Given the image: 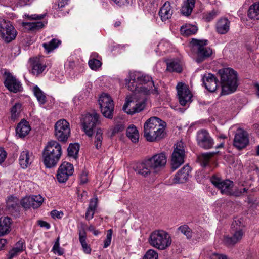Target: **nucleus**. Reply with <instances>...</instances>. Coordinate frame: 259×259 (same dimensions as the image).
Segmentation results:
<instances>
[{
  "mask_svg": "<svg viewBox=\"0 0 259 259\" xmlns=\"http://www.w3.org/2000/svg\"><path fill=\"white\" fill-rule=\"evenodd\" d=\"M5 79L4 82L5 87L11 92L16 93L22 91L21 82L9 71L4 72Z\"/></svg>",
  "mask_w": 259,
  "mask_h": 259,
  "instance_id": "nucleus-13",
  "label": "nucleus"
},
{
  "mask_svg": "<svg viewBox=\"0 0 259 259\" xmlns=\"http://www.w3.org/2000/svg\"><path fill=\"white\" fill-rule=\"evenodd\" d=\"M97 207V199H91L89 206L85 214V218L87 220H90L93 218Z\"/></svg>",
  "mask_w": 259,
  "mask_h": 259,
  "instance_id": "nucleus-32",
  "label": "nucleus"
},
{
  "mask_svg": "<svg viewBox=\"0 0 259 259\" xmlns=\"http://www.w3.org/2000/svg\"><path fill=\"white\" fill-rule=\"evenodd\" d=\"M135 171L141 176L146 177L153 173L151 165L148 159L142 162L138 163L135 168Z\"/></svg>",
  "mask_w": 259,
  "mask_h": 259,
  "instance_id": "nucleus-22",
  "label": "nucleus"
},
{
  "mask_svg": "<svg viewBox=\"0 0 259 259\" xmlns=\"http://www.w3.org/2000/svg\"><path fill=\"white\" fill-rule=\"evenodd\" d=\"M178 230L185 235L187 239H191L192 237V230L187 225H184L178 228Z\"/></svg>",
  "mask_w": 259,
  "mask_h": 259,
  "instance_id": "nucleus-46",
  "label": "nucleus"
},
{
  "mask_svg": "<svg viewBox=\"0 0 259 259\" xmlns=\"http://www.w3.org/2000/svg\"><path fill=\"white\" fill-rule=\"evenodd\" d=\"M196 0H184L181 12L183 15L189 16L195 6Z\"/></svg>",
  "mask_w": 259,
  "mask_h": 259,
  "instance_id": "nucleus-29",
  "label": "nucleus"
},
{
  "mask_svg": "<svg viewBox=\"0 0 259 259\" xmlns=\"http://www.w3.org/2000/svg\"><path fill=\"white\" fill-rule=\"evenodd\" d=\"M79 150V145L77 143L70 144L67 149L68 155L76 158Z\"/></svg>",
  "mask_w": 259,
  "mask_h": 259,
  "instance_id": "nucleus-42",
  "label": "nucleus"
},
{
  "mask_svg": "<svg viewBox=\"0 0 259 259\" xmlns=\"http://www.w3.org/2000/svg\"><path fill=\"white\" fill-rule=\"evenodd\" d=\"M61 44V41L56 38L51 39L48 42H44L42 44L43 48L47 53H49L57 48Z\"/></svg>",
  "mask_w": 259,
  "mask_h": 259,
  "instance_id": "nucleus-33",
  "label": "nucleus"
},
{
  "mask_svg": "<svg viewBox=\"0 0 259 259\" xmlns=\"http://www.w3.org/2000/svg\"><path fill=\"white\" fill-rule=\"evenodd\" d=\"M230 28V21L227 18L220 19L216 24L217 32L221 34H226Z\"/></svg>",
  "mask_w": 259,
  "mask_h": 259,
  "instance_id": "nucleus-27",
  "label": "nucleus"
},
{
  "mask_svg": "<svg viewBox=\"0 0 259 259\" xmlns=\"http://www.w3.org/2000/svg\"><path fill=\"white\" fill-rule=\"evenodd\" d=\"M7 26L4 27L0 36L6 42H10L15 39L17 35V31L10 22H6Z\"/></svg>",
  "mask_w": 259,
  "mask_h": 259,
  "instance_id": "nucleus-20",
  "label": "nucleus"
},
{
  "mask_svg": "<svg viewBox=\"0 0 259 259\" xmlns=\"http://www.w3.org/2000/svg\"><path fill=\"white\" fill-rule=\"evenodd\" d=\"M81 246L84 253L87 254H90L91 253V249L87 242L81 244Z\"/></svg>",
  "mask_w": 259,
  "mask_h": 259,
  "instance_id": "nucleus-61",
  "label": "nucleus"
},
{
  "mask_svg": "<svg viewBox=\"0 0 259 259\" xmlns=\"http://www.w3.org/2000/svg\"><path fill=\"white\" fill-rule=\"evenodd\" d=\"M145 107V100L135 103L128 99L123 106V110L128 114L133 115L142 111Z\"/></svg>",
  "mask_w": 259,
  "mask_h": 259,
  "instance_id": "nucleus-19",
  "label": "nucleus"
},
{
  "mask_svg": "<svg viewBox=\"0 0 259 259\" xmlns=\"http://www.w3.org/2000/svg\"><path fill=\"white\" fill-rule=\"evenodd\" d=\"M80 181L81 184H85L88 181L87 174L85 172H83L80 176Z\"/></svg>",
  "mask_w": 259,
  "mask_h": 259,
  "instance_id": "nucleus-63",
  "label": "nucleus"
},
{
  "mask_svg": "<svg viewBox=\"0 0 259 259\" xmlns=\"http://www.w3.org/2000/svg\"><path fill=\"white\" fill-rule=\"evenodd\" d=\"M248 17L252 19H259V2L250 6L248 11Z\"/></svg>",
  "mask_w": 259,
  "mask_h": 259,
  "instance_id": "nucleus-38",
  "label": "nucleus"
},
{
  "mask_svg": "<svg viewBox=\"0 0 259 259\" xmlns=\"http://www.w3.org/2000/svg\"><path fill=\"white\" fill-rule=\"evenodd\" d=\"M124 126L122 124H117L112 130V135H114L116 133L122 132L124 130Z\"/></svg>",
  "mask_w": 259,
  "mask_h": 259,
  "instance_id": "nucleus-54",
  "label": "nucleus"
},
{
  "mask_svg": "<svg viewBox=\"0 0 259 259\" xmlns=\"http://www.w3.org/2000/svg\"><path fill=\"white\" fill-rule=\"evenodd\" d=\"M87 235L84 231H80L79 233V240L81 244L86 242Z\"/></svg>",
  "mask_w": 259,
  "mask_h": 259,
  "instance_id": "nucleus-55",
  "label": "nucleus"
},
{
  "mask_svg": "<svg viewBox=\"0 0 259 259\" xmlns=\"http://www.w3.org/2000/svg\"><path fill=\"white\" fill-rule=\"evenodd\" d=\"M158 253L157 252L153 249L148 250L143 259H158Z\"/></svg>",
  "mask_w": 259,
  "mask_h": 259,
  "instance_id": "nucleus-51",
  "label": "nucleus"
},
{
  "mask_svg": "<svg viewBox=\"0 0 259 259\" xmlns=\"http://www.w3.org/2000/svg\"><path fill=\"white\" fill-rule=\"evenodd\" d=\"M62 154V148L60 144L56 141L49 142L44 149L42 161L47 168L55 166Z\"/></svg>",
  "mask_w": 259,
  "mask_h": 259,
  "instance_id": "nucleus-2",
  "label": "nucleus"
},
{
  "mask_svg": "<svg viewBox=\"0 0 259 259\" xmlns=\"http://www.w3.org/2000/svg\"><path fill=\"white\" fill-rule=\"evenodd\" d=\"M137 91L143 93L144 95H148L151 93L154 94L157 92L153 82H150V84L143 85L140 87H138Z\"/></svg>",
  "mask_w": 259,
  "mask_h": 259,
  "instance_id": "nucleus-36",
  "label": "nucleus"
},
{
  "mask_svg": "<svg viewBox=\"0 0 259 259\" xmlns=\"http://www.w3.org/2000/svg\"><path fill=\"white\" fill-rule=\"evenodd\" d=\"M30 61L32 66L31 72L33 75H39L46 68V65L42 64L38 58H30Z\"/></svg>",
  "mask_w": 259,
  "mask_h": 259,
  "instance_id": "nucleus-25",
  "label": "nucleus"
},
{
  "mask_svg": "<svg viewBox=\"0 0 259 259\" xmlns=\"http://www.w3.org/2000/svg\"><path fill=\"white\" fill-rule=\"evenodd\" d=\"M218 152H212L203 153L199 155L198 159L202 166L205 167L208 165L210 159L214 156Z\"/></svg>",
  "mask_w": 259,
  "mask_h": 259,
  "instance_id": "nucleus-39",
  "label": "nucleus"
},
{
  "mask_svg": "<svg viewBox=\"0 0 259 259\" xmlns=\"http://www.w3.org/2000/svg\"><path fill=\"white\" fill-rule=\"evenodd\" d=\"M173 14V10L168 1H166L160 9L158 14L162 21L170 19Z\"/></svg>",
  "mask_w": 259,
  "mask_h": 259,
  "instance_id": "nucleus-24",
  "label": "nucleus"
},
{
  "mask_svg": "<svg viewBox=\"0 0 259 259\" xmlns=\"http://www.w3.org/2000/svg\"><path fill=\"white\" fill-rule=\"evenodd\" d=\"M166 123L157 117H151L144 123V136L149 142H154L163 138L166 133Z\"/></svg>",
  "mask_w": 259,
  "mask_h": 259,
  "instance_id": "nucleus-1",
  "label": "nucleus"
},
{
  "mask_svg": "<svg viewBox=\"0 0 259 259\" xmlns=\"http://www.w3.org/2000/svg\"><path fill=\"white\" fill-rule=\"evenodd\" d=\"M99 104L103 115L108 119H112L114 109V103L111 96L105 93L99 97Z\"/></svg>",
  "mask_w": 259,
  "mask_h": 259,
  "instance_id": "nucleus-7",
  "label": "nucleus"
},
{
  "mask_svg": "<svg viewBox=\"0 0 259 259\" xmlns=\"http://www.w3.org/2000/svg\"><path fill=\"white\" fill-rule=\"evenodd\" d=\"M38 224L43 228L49 229L50 228V225L46 221L39 220L38 221Z\"/></svg>",
  "mask_w": 259,
  "mask_h": 259,
  "instance_id": "nucleus-64",
  "label": "nucleus"
},
{
  "mask_svg": "<svg viewBox=\"0 0 259 259\" xmlns=\"http://www.w3.org/2000/svg\"><path fill=\"white\" fill-rule=\"evenodd\" d=\"M130 79L127 84L130 90L133 92L137 91L139 85H147L150 84V82H153L152 78L147 75H142L139 72L131 73L130 75Z\"/></svg>",
  "mask_w": 259,
  "mask_h": 259,
  "instance_id": "nucleus-9",
  "label": "nucleus"
},
{
  "mask_svg": "<svg viewBox=\"0 0 259 259\" xmlns=\"http://www.w3.org/2000/svg\"><path fill=\"white\" fill-rule=\"evenodd\" d=\"M191 169L187 165L182 168L175 175L173 179V183L175 184H181L186 182L190 176Z\"/></svg>",
  "mask_w": 259,
  "mask_h": 259,
  "instance_id": "nucleus-21",
  "label": "nucleus"
},
{
  "mask_svg": "<svg viewBox=\"0 0 259 259\" xmlns=\"http://www.w3.org/2000/svg\"><path fill=\"white\" fill-rule=\"evenodd\" d=\"M198 30L197 26L191 24H186L181 27L180 31L183 36H188L195 34Z\"/></svg>",
  "mask_w": 259,
  "mask_h": 259,
  "instance_id": "nucleus-35",
  "label": "nucleus"
},
{
  "mask_svg": "<svg viewBox=\"0 0 259 259\" xmlns=\"http://www.w3.org/2000/svg\"><path fill=\"white\" fill-rule=\"evenodd\" d=\"M112 233H113V232H112V229H110V230H108L107 233V236H106V238L104 242L103 247L104 248L108 247L110 245Z\"/></svg>",
  "mask_w": 259,
  "mask_h": 259,
  "instance_id": "nucleus-52",
  "label": "nucleus"
},
{
  "mask_svg": "<svg viewBox=\"0 0 259 259\" xmlns=\"http://www.w3.org/2000/svg\"><path fill=\"white\" fill-rule=\"evenodd\" d=\"M126 135L131 140L136 143L139 140V133L136 126L134 125H130L126 130Z\"/></svg>",
  "mask_w": 259,
  "mask_h": 259,
  "instance_id": "nucleus-37",
  "label": "nucleus"
},
{
  "mask_svg": "<svg viewBox=\"0 0 259 259\" xmlns=\"http://www.w3.org/2000/svg\"><path fill=\"white\" fill-rule=\"evenodd\" d=\"M20 204L25 209L32 207V199L31 196L25 197L20 202Z\"/></svg>",
  "mask_w": 259,
  "mask_h": 259,
  "instance_id": "nucleus-49",
  "label": "nucleus"
},
{
  "mask_svg": "<svg viewBox=\"0 0 259 259\" xmlns=\"http://www.w3.org/2000/svg\"><path fill=\"white\" fill-rule=\"evenodd\" d=\"M24 16L26 18H27L28 19H30H30L41 20L44 17V15H36V14H34V15H29L28 14H25Z\"/></svg>",
  "mask_w": 259,
  "mask_h": 259,
  "instance_id": "nucleus-56",
  "label": "nucleus"
},
{
  "mask_svg": "<svg viewBox=\"0 0 259 259\" xmlns=\"http://www.w3.org/2000/svg\"><path fill=\"white\" fill-rule=\"evenodd\" d=\"M218 82V80L212 74L208 73L203 76V83L206 89L210 92H213L216 90Z\"/></svg>",
  "mask_w": 259,
  "mask_h": 259,
  "instance_id": "nucleus-23",
  "label": "nucleus"
},
{
  "mask_svg": "<svg viewBox=\"0 0 259 259\" xmlns=\"http://www.w3.org/2000/svg\"><path fill=\"white\" fill-rule=\"evenodd\" d=\"M33 92L38 101L41 104H44L46 102V97L44 93L37 85L33 88Z\"/></svg>",
  "mask_w": 259,
  "mask_h": 259,
  "instance_id": "nucleus-40",
  "label": "nucleus"
},
{
  "mask_svg": "<svg viewBox=\"0 0 259 259\" xmlns=\"http://www.w3.org/2000/svg\"><path fill=\"white\" fill-rule=\"evenodd\" d=\"M74 168L72 164L63 162L59 166L57 174V179L60 183L65 182L69 177L73 174Z\"/></svg>",
  "mask_w": 259,
  "mask_h": 259,
  "instance_id": "nucleus-17",
  "label": "nucleus"
},
{
  "mask_svg": "<svg viewBox=\"0 0 259 259\" xmlns=\"http://www.w3.org/2000/svg\"><path fill=\"white\" fill-rule=\"evenodd\" d=\"M32 207L34 209L38 208L44 202V198L40 195L31 196Z\"/></svg>",
  "mask_w": 259,
  "mask_h": 259,
  "instance_id": "nucleus-44",
  "label": "nucleus"
},
{
  "mask_svg": "<svg viewBox=\"0 0 259 259\" xmlns=\"http://www.w3.org/2000/svg\"><path fill=\"white\" fill-rule=\"evenodd\" d=\"M249 141L248 133L242 128H238L234 137V146L237 149L241 150L246 147Z\"/></svg>",
  "mask_w": 259,
  "mask_h": 259,
  "instance_id": "nucleus-18",
  "label": "nucleus"
},
{
  "mask_svg": "<svg viewBox=\"0 0 259 259\" xmlns=\"http://www.w3.org/2000/svg\"><path fill=\"white\" fill-rule=\"evenodd\" d=\"M191 43L197 50L198 58L196 59V62L198 63L202 62L212 54V50L210 48L206 47L208 44L207 40L192 39Z\"/></svg>",
  "mask_w": 259,
  "mask_h": 259,
  "instance_id": "nucleus-8",
  "label": "nucleus"
},
{
  "mask_svg": "<svg viewBox=\"0 0 259 259\" xmlns=\"http://www.w3.org/2000/svg\"><path fill=\"white\" fill-rule=\"evenodd\" d=\"M222 84V94L227 95L234 92L237 87V73L233 69L226 68L219 70Z\"/></svg>",
  "mask_w": 259,
  "mask_h": 259,
  "instance_id": "nucleus-3",
  "label": "nucleus"
},
{
  "mask_svg": "<svg viewBox=\"0 0 259 259\" xmlns=\"http://www.w3.org/2000/svg\"><path fill=\"white\" fill-rule=\"evenodd\" d=\"M100 117V115L95 112L88 113L83 115L82 125L84 132L88 136H92L95 127L101 124Z\"/></svg>",
  "mask_w": 259,
  "mask_h": 259,
  "instance_id": "nucleus-6",
  "label": "nucleus"
},
{
  "mask_svg": "<svg viewBox=\"0 0 259 259\" xmlns=\"http://www.w3.org/2000/svg\"><path fill=\"white\" fill-rule=\"evenodd\" d=\"M167 70L180 73L182 71V67L179 63L171 62L167 64Z\"/></svg>",
  "mask_w": 259,
  "mask_h": 259,
  "instance_id": "nucleus-45",
  "label": "nucleus"
},
{
  "mask_svg": "<svg viewBox=\"0 0 259 259\" xmlns=\"http://www.w3.org/2000/svg\"><path fill=\"white\" fill-rule=\"evenodd\" d=\"M7 152L4 148L0 147V164L2 163L6 158Z\"/></svg>",
  "mask_w": 259,
  "mask_h": 259,
  "instance_id": "nucleus-58",
  "label": "nucleus"
},
{
  "mask_svg": "<svg viewBox=\"0 0 259 259\" xmlns=\"http://www.w3.org/2000/svg\"><path fill=\"white\" fill-rule=\"evenodd\" d=\"M149 242L153 247L163 250L171 245L172 239L170 235L168 232L163 230H158L151 233Z\"/></svg>",
  "mask_w": 259,
  "mask_h": 259,
  "instance_id": "nucleus-4",
  "label": "nucleus"
},
{
  "mask_svg": "<svg viewBox=\"0 0 259 259\" xmlns=\"http://www.w3.org/2000/svg\"><path fill=\"white\" fill-rule=\"evenodd\" d=\"M212 184L220 190L222 194L227 195H233V182L229 180H222L221 178L213 176L211 178Z\"/></svg>",
  "mask_w": 259,
  "mask_h": 259,
  "instance_id": "nucleus-12",
  "label": "nucleus"
},
{
  "mask_svg": "<svg viewBox=\"0 0 259 259\" xmlns=\"http://www.w3.org/2000/svg\"><path fill=\"white\" fill-rule=\"evenodd\" d=\"M210 259H227V258L225 255L214 253L210 256Z\"/></svg>",
  "mask_w": 259,
  "mask_h": 259,
  "instance_id": "nucleus-59",
  "label": "nucleus"
},
{
  "mask_svg": "<svg viewBox=\"0 0 259 259\" xmlns=\"http://www.w3.org/2000/svg\"><path fill=\"white\" fill-rule=\"evenodd\" d=\"M7 207L10 210H18L20 208L19 199L13 196L9 197L7 201Z\"/></svg>",
  "mask_w": 259,
  "mask_h": 259,
  "instance_id": "nucleus-34",
  "label": "nucleus"
},
{
  "mask_svg": "<svg viewBox=\"0 0 259 259\" xmlns=\"http://www.w3.org/2000/svg\"><path fill=\"white\" fill-rule=\"evenodd\" d=\"M88 230L92 232L95 236H97L100 233L99 230H96L95 227L92 225L89 226Z\"/></svg>",
  "mask_w": 259,
  "mask_h": 259,
  "instance_id": "nucleus-62",
  "label": "nucleus"
},
{
  "mask_svg": "<svg viewBox=\"0 0 259 259\" xmlns=\"http://www.w3.org/2000/svg\"><path fill=\"white\" fill-rule=\"evenodd\" d=\"M11 225V219L9 217H1L0 218V236L9 233Z\"/></svg>",
  "mask_w": 259,
  "mask_h": 259,
  "instance_id": "nucleus-30",
  "label": "nucleus"
},
{
  "mask_svg": "<svg viewBox=\"0 0 259 259\" xmlns=\"http://www.w3.org/2000/svg\"><path fill=\"white\" fill-rule=\"evenodd\" d=\"M198 145L204 149L213 147L214 141L207 131L201 130L198 132L197 136Z\"/></svg>",
  "mask_w": 259,
  "mask_h": 259,
  "instance_id": "nucleus-16",
  "label": "nucleus"
},
{
  "mask_svg": "<svg viewBox=\"0 0 259 259\" xmlns=\"http://www.w3.org/2000/svg\"><path fill=\"white\" fill-rule=\"evenodd\" d=\"M22 26L29 30H33L35 29H39L44 26L42 22H23Z\"/></svg>",
  "mask_w": 259,
  "mask_h": 259,
  "instance_id": "nucleus-41",
  "label": "nucleus"
},
{
  "mask_svg": "<svg viewBox=\"0 0 259 259\" xmlns=\"http://www.w3.org/2000/svg\"><path fill=\"white\" fill-rule=\"evenodd\" d=\"M88 64L90 67L94 70H97L102 65V63L99 60L95 58L90 59Z\"/></svg>",
  "mask_w": 259,
  "mask_h": 259,
  "instance_id": "nucleus-48",
  "label": "nucleus"
},
{
  "mask_svg": "<svg viewBox=\"0 0 259 259\" xmlns=\"http://www.w3.org/2000/svg\"><path fill=\"white\" fill-rule=\"evenodd\" d=\"M25 248L24 242L22 241H18L16 244L15 247L9 251L8 259H12L13 257L17 256L24 250Z\"/></svg>",
  "mask_w": 259,
  "mask_h": 259,
  "instance_id": "nucleus-31",
  "label": "nucleus"
},
{
  "mask_svg": "<svg viewBox=\"0 0 259 259\" xmlns=\"http://www.w3.org/2000/svg\"><path fill=\"white\" fill-rule=\"evenodd\" d=\"M116 5L120 7L127 6L132 3L133 0H112Z\"/></svg>",
  "mask_w": 259,
  "mask_h": 259,
  "instance_id": "nucleus-53",
  "label": "nucleus"
},
{
  "mask_svg": "<svg viewBox=\"0 0 259 259\" xmlns=\"http://www.w3.org/2000/svg\"><path fill=\"white\" fill-rule=\"evenodd\" d=\"M60 237H58L52 248V251L58 255H62L64 253V249L60 247Z\"/></svg>",
  "mask_w": 259,
  "mask_h": 259,
  "instance_id": "nucleus-47",
  "label": "nucleus"
},
{
  "mask_svg": "<svg viewBox=\"0 0 259 259\" xmlns=\"http://www.w3.org/2000/svg\"><path fill=\"white\" fill-rule=\"evenodd\" d=\"M179 101L182 106H186L192 100V94L188 87L184 83L179 82L176 87Z\"/></svg>",
  "mask_w": 259,
  "mask_h": 259,
  "instance_id": "nucleus-15",
  "label": "nucleus"
},
{
  "mask_svg": "<svg viewBox=\"0 0 259 259\" xmlns=\"http://www.w3.org/2000/svg\"><path fill=\"white\" fill-rule=\"evenodd\" d=\"M70 133L69 123L65 119H60L56 122L55 125V136L59 141H66Z\"/></svg>",
  "mask_w": 259,
  "mask_h": 259,
  "instance_id": "nucleus-10",
  "label": "nucleus"
},
{
  "mask_svg": "<svg viewBox=\"0 0 259 259\" xmlns=\"http://www.w3.org/2000/svg\"><path fill=\"white\" fill-rule=\"evenodd\" d=\"M152 166L153 174H157L161 171L165 166L167 157L163 152L156 154L148 159Z\"/></svg>",
  "mask_w": 259,
  "mask_h": 259,
  "instance_id": "nucleus-14",
  "label": "nucleus"
},
{
  "mask_svg": "<svg viewBox=\"0 0 259 259\" xmlns=\"http://www.w3.org/2000/svg\"><path fill=\"white\" fill-rule=\"evenodd\" d=\"M217 15V12L212 11L206 15L205 18L207 21H210L215 18Z\"/></svg>",
  "mask_w": 259,
  "mask_h": 259,
  "instance_id": "nucleus-60",
  "label": "nucleus"
},
{
  "mask_svg": "<svg viewBox=\"0 0 259 259\" xmlns=\"http://www.w3.org/2000/svg\"><path fill=\"white\" fill-rule=\"evenodd\" d=\"M30 130L29 123L26 121H22L18 124L16 131L20 137H24L29 133Z\"/></svg>",
  "mask_w": 259,
  "mask_h": 259,
  "instance_id": "nucleus-28",
  "label": "nucleus"
},
{
  "mask_svg": "<svg viewBox=\"0 0 259 259\" xmlns=\"http://www.w3.org/2000/svg\"><path fill=\"white\" fill-rule=\"evenodd\" d=\"M21 104L19 103H16L11 109V115L13 118H15L18 116L21 112Z\"/></svg>",
  "mask_w": 259,
  "mask_h": 259,
  "instance_id": "nucleus-50",
  "label": "nucleus"
},
{
  "mask_svg": "<svg viewBox=\"0 0 259 259\" xmlns=\"http://www.w3.org/2000/svg\"><path fill=\"white\" fill-rule=\"evenodd\" d=\"M51 215L53 218L60 219L62 217L63 213L61 211L53 210L51 212Z\"/></svg>",
  "mask_w": 259,
  "mask_h": 259,
  "instance_id": "nucleus-57",
  "label": "nucleus"
},
{
  "mask_svg": "<svg viewBox=\"0 0 259 259\" xmlns=\"http://www.w3.org/2000/svg\"><path fill=\"white\" fill-rule=\"evenodd\" d=\"M185 153L183 143L182 142H178L171 158V167L173 170L178 168L184 162Z\"/></svg>",
  "mask_w": 259,
  "mask_h": 259,
  "instance_id": "nucleus-11",
  "label": "nucleus"
},
{
  "mask_svg": "<svg viewBox=\"0 0 259 259\" xmlns=\"http://www.w3.org/2000/svg\"><path fill=\"white\" fill-rule=\"evenodd\" d=\"M19 160L21 166L23 168H26L32 162V154L28 151H24L21 152Z\"/></svg>",
  "mask_w": 259,
  "mask_h": 259,
  "instance_id": "nucleus-26",
  "label": "nucleus"
},
{
  "mask_svg": "<svg viewBox=\"0 0 259 259\" xmlns=\"http://www.w3.org/2000/svg\"><path fill=\"white\" fill-rule=\"evenodd\" d=\"M244 226L241 219L234 220L231 225L232 236H226L224 237V242L227 245H233L239 242L242 238L244 232Z\"/></svg>",
  "mask_w": 259,
  "mask_h": 259,
  "instance_id": "nucleus-5",
  "label": "nucleus"
},
{
  "mask_svg": "<svg viewBox=\"0 0 259 259\" xmlns=\"http://www.w3.org/2000/svg\"><path fill=\"white\" fill-rule=\"evenodd\" d=\"M102 135V130L100 128H98L97 130L94 141V145L97 149H100L102 147L103 140Z\"/></svg>",
  "mask_w": 259,
  "mask_h": 259,
  "instance_id": "nucleus-43",
  "label": "nucleus"
}]
</instances>
